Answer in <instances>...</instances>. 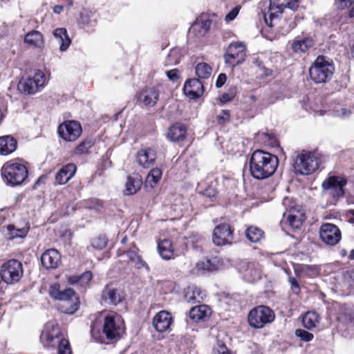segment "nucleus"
<instances>
[{
  "instance_id": "f257e3e1",
  "label": "nucleus",
  "mask_w": 354,
  "mask_h": 354,
  "mask_svg": "<svg viewBox=\"0 0 354 354\" xmlns=\"http://www.w3.org/2000/svg\"><path fill=\"white\" fill-rule=\"evenodd\" d=\"M279 165L278 158L269 152L257 149L250 159V171L256 179L263 180L271 176Z\"/></svg>"
},
{
  "instance_id": "a211bd4d",
  "label": "nucleus",
  "mask_w": 354,
  "mask_h": 354,
  "mask_svg": "<svg viewBox=\"0 0 354 354\" xmlns=\"http://www.w3.org/2000/svg\"><path fill=\"white\" fill-rule=\"evenodd\" d=\"M283 219L292 229H299L305 220V214L301 206L294 205L283 213Z\"/></svg>"
},
{
  "instance_id": "aec40b11",
  "label": "nucleus",
  "mask_w": 354,
  "mask_h": 354,
  "mask_svg": "<svg viewBox=\"0 0 354 354\" xmlns=\"http://www.w3.org/2000/svg\"><path fill=\"white\" fill-rule=\"evenodd\" d=\"M173 322V317L170 313L161 310L153 319V326L159 333L167 332L170 329Z\"/></svg>"
},
{
  "instance_id": "79ce46f5",
  "label": "nucleus",
  "mask_w": 354,
  "mask_h": 354,
  "mask_svg": "<svg viewBox=\"0 0 354 354\" xmlns=\"http://www.w3.org/2000/svg\"><path fill=\"white\" fill-rule=\"evenodd\" d=\"M256 139L265 145L274 146L277 144V140L273 136L264 132L258 133Z\"/></svg>"
},
{
  "instance_id": "e433bc0d",
  "label": "nucleus",
  "mask_w": 354,
  "mask_h": 354,
  "mask_svg": "<svg viewBox=\"0 0 354 354\" xmlns=\"http://www.w3.org/2000/svg\"><path fill=\"white\" fill-rule=\"evenodd\" d=\"M298 277H314L319 274V270L315 266L302 265L299 268H295Z\"/></svg>"
},
{
  "instance_id": "0e129e2a",
  "label": "nucleus",
  "mask_w": 354,
  "mask_h": 354,
  "mask_svg": "<svg viewBox=\"0 0 354 354\" xmlns=\"http://www.w3.org/2000/svg\"><path fill=\"white\" fill-rule=\"evenodd\" d=\"M217 118L220 122H225L230 118V112L227 110L222 111V113L217 116Z\"/></svg>"
},
{
  "instance_id": "a19ab883",
  "label": "nucleus",
  "mask_w": 354,
  "mask_h": 354,
  "mask_svg": "<svg viewBox=\"0 0 354 354\" xmlns=\"http://www.w3.org/2000/svg\"><path fill=\"white\" fill-rule=\"evenodd\" d=\"M162 177V171L159 168H153L148 174L146 183L151 187L156 185Z\"/></svg>"
},
{
  "instance_id": "72a5a7b5",
  "label": "nucleus",
  "mask_w": 354,
  "mask_h": 354,
  "mask_svg": "<svg viewBox=\"0 0 354 354\" xmlns=\"http://www.w3.org/2000/svg\"><path fill=\"white\" fill-rule=\"evenodd\" d=\"M205 296L201 288L196 286H189L185 291V299L189 302H200Z\"/></svg>"
},
{
  "instance_id": "ddd939ff",
  "label": "nucleus",
  "mask_w": 354,
  "mask_h": 354,
  "mask_svg": "<svg viewBox=\"0 0 354 354\" xmlns=\"http://www.w3.org/2000/svg\"><path fill=\"white\" fill-rule=\"evenodd\" d=\"M319 234L322 241L330 246L336 245L342 239L341 230L333 223H323L319 227Z\"/></svg>"
},
{
  "instance_id": "4d7b16f0",
  "label": "nucleus",
  "mask_w": 354,
  "mask_h": 354,
  "mask_svg": "<svg viewBox=\"0 0 354 354\" xmlns=\"http://www.w3.org/2000/svg\"><path fill=\"white\" fill-rule=\"evenodd\" d=\"M240 10V8L239 6H236L233 8L230 12L225 16V20L226 22H230L234 20L236 16L238 15Z\"/></svg>"
},
{
  "instance_id": "5701e85b",
  "label": "nucleus",
  "mask_w": 354,
  "mask_h": 354,
  "mask_svg": "<svg viewBox=\"0 0 354 354\" xmlns=\"http://www.w3.org/2000/svg\"><path fill=\"white\" fill-rule=\"evenodd\" d=\"M184 93L190 99H196L201 97L204 92L203 83L196 78L187 80L183 88Z\"/></svg>"
},
{
  "instance_id": "412c9836",
  "label": "nucleus",
  "mask_w": 354,
  "mask_h": 354,
  "mask_svg": "<svg viewBox=\"0 0 354 354\" xmlns=\"http://www.w3.org/2000/svg\"><path fill=\"white\" fill-rule=\"evenodd\" d=\"M123 298V292L113 285L106 286L102 292V299L106 304L117 305Z\"/></svg>"
},
{
  "instance_id": "4468645a",
  "label": "nucleus",
  "mask_w": 354,
  "mask_h": 354,
  "mask_svg": "<svg viewBox=\"0 0 354 354\" xmlns=\"http://www.w3.org/2000/svg\"><path fill=\"white\" fill-rule=\"evenodd\" d=\"M58 133L65 141L72 142L77 139L81 135L82 127L79 122L68 120L59 126Z\"/></svg>"
},
{
  "instance_id": "2f4dec72",
  "label": "nucleus",
  "mask_w": 354,
  "mask_h": 354,
  "mask_svg": "<svg viewBox=\"0 0 354 354\" xmlns=\"http://www.w3.org/2000/svg\"><path fill=\"white\" fill-rule=\"evenodd\" d=\"M17 142L10 136H4L0 138V154L6 156L15 151L17 149Z\"/></svg>"
},
{
  "instance_id": "7ed1b4c3",
  "label": "nucleus",
  "mask_w": 354,
  "mask_h": 354,
  "mask_svg": "<svg viewBox=\"0 0 354 354\" xmlns=\"http://www.w3.org/2000/svg\"><path fill=\"white\" fill-rule=\"evenodd\" d=\"M48 294L51 298L61 301L59 310L66 314H73L80 307V299L72 288L62 290L57 283H52L48 288Z\"/></svg>"
},
{
  "instance_id": "3c124183",
  "label": "nucleus",
  "mask_w": 354,
  "mask_h": 354,
  "mask_svg": "<svg viewBox=\"0 0 354 354\" xmlns=\"http://www.w3.org/2000/svg\"><path fill=\"white\" fill-rule=\"evenodd\" d=\"M131 253H136L133 250L127 251H118V257H120V261H126L127 263H132L134 258L131 255Z\"/></svg>"
},
{
  "instance_id": "c756f323",
  "label": "nucleus",
  "mask_w": 354,
  "mask_h": 354,
  "mask_svg": "<svg viewBox=\"0 0 354 354\" xmlns=\"http://www.w3.org/2000/svg\"><path fill=\"white\" fill-rule=\"evenodd\" d=\"M186 131V127L183 124L176 123L169 128L167 137L172 142L181 141L185 138Z\"/></svg>"
},
{
  "instance_id": "f3484780",
  "label": "nucleus",
  "mask_w": 354,
  "mask_h": 354,
  "mask_svg": "<svg viewBox=\"0 0 354 354\" xmlns=\"http://www.w3.org/2000/svg\"><path fill=\"white\" fill-rule=\"evenodd\" d=\"M238 270L243 279L248 282H254L261 277L259 265L255 262L242 261Z\"/></svg>"
},
{
  "instance_id": "9b49d317",
  "label": "nucleus",
  "mask_w": 354,
  "mask_h": 354,
  "mask_svg": "<svg viewBox=\"0 0 354 354\" xmlns=\"http://www.w3.org/2000/svg\"><path fill=\"white\" fill-rule=\"evenodd\" d=\"M246 57V48L242 42L231 43L224 55V60L226 65L230 68L242 64Z\"/></svg>"
},
{
  "instance_id": "6e6d98bb",
  "label": "nucleus",
  "mask_w": 354,
  "mask_h": 354,
  "mask_svg": "<svg viewBox=\"0 0 354 354\" xmlns=\"http://www.w3.org/2000/svg\"><path fill=\"white\" fill-rule=\"evenodd\" d=\"M354 3V0H336L335 6L339 10H344Z\"/></svg>"
},
{
  "instance_id": "c03bdc74",
  "label": "nucleus",
  "mask_w": 354,
  "mask_h": 354,
  "mask_svg": "<svg viewBox=\"0 0 354 354\" xmlns=\"http://www.w3.org/2000/svg\"><path fill=\"white\" fill-rule=\"evenodd\" d=\"M107 243V239L104 236H99L92 241L93 248L97 250H102L104 248Z\"/></svg>"
},
{
  "instance_id": "cd10ccee",
  "label": "nucleus",
  "mask_w": 354,
  "mask_h": 354,
  "mask_svg": "<svg viewBox=\"0 0 354 354\" xmlns=\"http://www.w3.org/2000/svg\"><path fill=\"white\" fill-rule=\"evenodd\" d=\"M76 166L69 163L63 167L56 174L55 181L59 185L66 183L75 174Z\"/></svg>"
},
{
  "instance_id": "7c9ffc66",
  "label": "nucleus",
  "mask_w": 354,
  "mask_h": 354,
  "mask_svg": "<svg viewBox=\"0 0 354 354\" xmlns=\"http://www.w3.org/2000/svg\"><path fill=\"white\" fill-rule=\"evenodd\" d=\"M158 251L165 260H170L175 257L172 243L169 239H163L158 243Z\"/></svg>"
},
{
  "instance_id": "f704fd0d",
  "label": "nucleus",
  "mask_w": 354,
  "mask_h": 354,
  "mask_svg": "<svg viewBox=\"0 0 354 354\" xmlns=\"http://www.w3.org/2000/svg\"><path fill=\"white\" fill-rule=\"evenodd\" d=\"M319 316L315 311H308L306 313L302 319L304 326L309 330L315 328L319 323Z\"/></svg>"
},
{
  "instance_id": "a18cd8bd",
  "label": "nucleus",
  "mask_w": 354,
  "mask_h": 354,
  "mask_svg": "<svg viewBox=\"0 0 354 354\" xmlns=\"http://www.w3.org/2000/svg\"><path fill=\"white\" fill-rule=\"evenodd\" d=\"M131 255L134 258V260L133 261V263H134L135 266L138 268H145L146 270H149V266L147 263L136 253H131Z\"/></svg>"
},
{
  "instance_id": "f03ea898",
  "label": "nucleus",
  "mask_w": 354,
  "mask_h": 354,
  "mask_svg": "<svg viewBox=\"0 0 354 354\" xmlns=\"http://www.w3.org/2000/svg\"><path fill=\"white\" fill-rule=\"evenodd\" d=\"M40 342L45 348H57L58 354L71 353L68 339L64 338L60 327L55 322H49L44 325Z\"/></svg>"
},
{
  "instance_id": "58836bf2",
  "label": "nucleus",
  "mask_w": 354,
  "mask_h": 354,
  "mask_svg": "<svg viewBox=\"0 0 354 354\" xmlns=\"http://www.w3.org/2000/svg\"><path fill=\"white\" fill-rule=\"evenodd\" d=\"M245 235L250 242L257 243L262 239L263 232L257 227L251 226L246 230Z\"/></svg>"
},
{
  "instance_id": "dca6fc26",
  "label": "nucleus",
  "mask_w": 354,
  "mask_h": 354,
  "mask_svg": "<svg viewBox=\"0 0 354 354\" xmlns=\"http://www.w3.org/2000/svg\"><path fill=\"white\" fill-rule=\"evenodd\" d=\"M233 230L227 224H221L214 230L212 241L218 246L230 245L233 242Z\"/></svg>"
},
{
  "instance_id": "e2e57ef3",
  "label": "nucleus",
  "mask_w": 354,
  "mask_h": 354,
  "mask_svg": "<svg viewBox=\"0 0 354 354\" xmlns=\"http://www.w3.org/2000/svg\"><path fill=\"white\" fill-rule=\"evenodd\" d=\"M67 282L71 285H79V276L78 275H66Z\"/></svg>"
},
{
  "instance_id": "338daca9",
  "label": "nucleus",
  "mask_w": 354,
  "mask_h": 354,
  "mask_svg": "<svg viewBox=\"0 0 354 354\" xmlns=\"http://www.w3.org/2000/svg\"><path fill=\"white\" fill-rule=\"evenodd\" d=\"M346 217L349 223H354V209L348 211Z\"/></svg>"
},
{
  "instance_id": "9d476101",
  "label": "nucleus",
  "mask_w": 354,
  "mask_h": 354,
  "mask_svg": "<svg viewBox=\"0 0 354 354\" xmlns=\"http://www.w3.org/2000/svg\"><path fill=\"white\" fill-rule=\"evenodd\" d=\"M48 81V77L46 73L41 70H37L32 77L21 80L17 88L20 92L34 94L44 88Z\"/></svg>"
},
{
  "instance_id": "de8ad7c7",
  "label": "nucleus",
  "mask_w": 354,
  "mask_h": 354,
  "mask_svg": "<svg viewBox=\"0 0 354 354\" xmlns=\"http://www.w3.org/2000/svg\"><path fill=\"white\" fill-rule=\"evenodd\" d=\"M295 335L304 342H310L314 337L311 333H309L304 329H297L295 331Z\"/></svg>"
},
{
  "instance_id": "603ef678",
  "label": "nucleus",
  "mask_w": 354,
  "mask_h": 354,
  "mask_svg": "<svg viewBox=\"0 0 354 354\" xmlns=\"http://www.w3.org/2000/svg\"><path fill=\"white\" fill-rule=\"evenodd\" d=\"M92 273L86 271L79 276V286H84L87 285L92 279Z\"/></svg>"
},
{
  "instance_id": "6e6552de",
  "label": "nucleus",
  "mask_w": 354,
  "mask_h": 354,
  "mask_svg": "<svg viewBox=\"0 0 354 354\" xmlns=\"http://www.w3.org/2000/svg\"><path fill=\"white\" fill-rule=\"evenodd\" d=\"M275 319L274 311L266 306H259L252 308L248 316L249 325L254 328H262L271 324Z\"/></svg>"
},
{
  "instance_id": "bb28decb",
  "label": "nucleus",
  "mask_w": 354,
  "mask_h": 354,
  "mask_svg": "<svg viewBox=\"0 0 354 354\" xmlns=\"http://www.w3.org/2000/svg\"><path fill=\"white\" fill-rule=\"evenodd\" d=\"M142 180L140 175L133 174L127 177L124 194L125 195H133L137 193L141 188Z\"/></svg>"
},
{
  "instance_id": "473e14b6",
  "label": "nucleus",
  "mask_w": 354,
  "mask_h": 354,
  "mask_svg": "<svg viewBox=\"0 0 354 354\" xmlns=\"http://www.w3.org/2000/svg\"><path fill=\"white\" fill-rule=\"evenodd\" d=\"M24 42L32 48H41L44 46V40L40 32L32 30L26 35Z\"/></svg>"
},
{
  "instance_id": "423d86ee",
  "label": "nucleus",
  "mask_w": 354,
  "mask_h": 354,
  "mask_svg": "<svg viewBox=\"0 0 354 354\" xmlns=\"http://www.w3.org/2000/svg\"><path fill=\"white\" fill-rule=\"evenodd\" d=\"M334 66L324 57H318L309 69L310 78L315 83H324L330 80L334 73Z\"/></svg>"
},
{
  "instance_id": "13d9d810",
  "label": "nucleus",
  "mask_w": 354,
  "mask_h": 354,
  "mask_svg": "<svg viewBox=\"0 0 354 354\" xmlns=\"http://www.w3.org/2000/svg\"><path fill=\"white\" fill-rule=\"evenodd\" d=\"M234 95H235V91L234 89H232L230 91V93H226L223 94L220 97V101L222 103L227 102L232 100L234 97Z\"/></svg>"
},
{
  "instance_id": "864d4df0",
  "label": "nucleus",
  "mask_w": 354,
  "mask_h": 354,
  "mask_svg": "<svg viewBox=\"0 0 354 354\" xmlns=\"http://www.w3.org/2000/svg\"><path fill=\"white\" fill-rule=\"evenodd\" d=\"M344 283L351 290H354V270L348 272L345 274Z\"/></svg>"
},
{
  "instance_id": "774afa93",
  "label": "nucleus",
  "mask_w": 354,
  "mask_h": 354,
  "mask_svg": "<svg viewBox=\"0 0 354 354\" xmlns=\"http://www.w3.org/2000/svg\"><path fill=\"white\" fill-rule=\"evenodd\" d=\"M54 10V12L55 13L59 14V13H60L63 10V7L61 6H56L54 7V10Z\"/></svg>"
},
{
  "instance_id": "b1692460",
  "label": "nucleus",
  "mask_w": 354,
  "mask_h": 354,
  "mask_svg": "<svg viewBox=\"0 0 354 354\" xmlns=\"http://www.w3.org/2000/svg\"><path fill=\"white\" fill-rule=\"evenodd\" d=\"M159 90L156 87L146 88L138 95V100L145 106H153L158 100Z\"/></svg>"
},
{
  "instance_id": "a878e982",
  "label": "nucleus",
  "mask_w": 354,
  "mask_h": 354,
  "mask_svg": "<svg viewBox=\"0 0 354 354\" xmlns=\"http://www.w3.org/2000/svg\"><path fill=\"white\" fill-rule=\"evenodd\" d=\"M53 35L59 46L61 52L66 51L71 44V40L68 35L67 30L64 28H57L53 32Z\"/></svg>"
},
{
  "instance_id": "f8f14e48",
  "label": "nucleus",
  "mask_w": 354,
  "mask_h": 354,
  "mask_svg": "<svg viewBox=\"0 0 354 354\" xmlns=\"http://www.w3.org/2000/svg\"><path fill=\"white\" fill-rule=\"evenodd\" d=\"M0 275L2 280L8 284L17 282L23 275L21 263L16 259L8 261L2 265Z\"/></svg>"
},
{
  "instance_id": "c9c22d12",
  "label": "nucleus",
  "mask_w": 354,
  "mask_h": 354,
  "mask_svg": "<svg viewBox=\"0 0 354 354\" xmlns=\"http://www.w3.org/2000/svg\"><path fill=\"white\" fill-rule=\"evenodd\" d=\"M313 45V39L311 38L306 37L295 40L292 44V49L295 53H304L312 47Z\"/></svg>"
},
{
  "instance_id": "bf43d9fd",
  "label": "nucleus",
  "mask_w": 354,
  "mask_h": 354,
  "mask_svg": "<svg viewBox=\"0 0 354 354\" xmlns=\"http://www.w3.org/2000/svg\"><path fill=\"white\" fill-rule=\"evenodd\" d=\"M167 75L169 80L173 82L176 81L179 77V71L178 69H172L167 72Z\"/></svg>"
},
{
  "instance_id": "69168bd1",
  "label": "nucleus",
  "mask_w": 354,
  "mask_h": 354,
  "mask_svg": "<svg viewBox=\"0 0 354 354\" xmlns=\"http://www.w3.org/2000/svg\"><path fill=\"white\" fill-rule=\"evenodd\" d=\"M189 32L190 33H194L196 36V37H198V38L202 37L205 35H202V33H201V28L194 29V24L191 27Z\"/></svg>"
},
{
  "instance_id": "37998d69",
  "label": "nucleus",
  "mask_w": 354,
  "mask_h": 354,
  "mask_svg": "<svg viewBox=\"0 0 354 354\" xmlns=\"http://www.w3.org/2000/svg\"><path fill=\"white\" fill-rule=\"evenodd\" d=\"M212 25V20L210 19H205L202 20L201 21H198L195 24H194V29H198L201 28V33L202 35H206L209 30L210 29Z\"/></svg>"
},
{
  "instance_id": "39448f33",
  "label": "nucleus",
  "mask_w": 354,
  "mask_h": 354,
  "mask_svg": "<svg viewBox=\"0 0 354 354\" xmlns=\"http://www.w3.org/2000/svg\"><path fill=\"white\" fill-rule=\"evenodd\" d=\"M321 162V156L315 153L302 151L295 157L293 168L297 174L309 175L315 171Z\"/></svg>"
},
{
  "instance_id": "49530a36",
  "label": "nucleus",
  "mask_w": 354,
  "mask_h": 354,
  "mask_svg": "<svg viewBox=\"0 0 354 354\" xmlns=\"http://www.w3.org/2000/svg\"><path fill=\"white\" fill-rule=\"evenodd\" d=\"M351 113V110L345 107H339L334 111V115L342 119L349 118Z\"/></svg>"
},
{
  "instance_id": "4c0bfd02",
  "label": "nucleus",
  "mask_w": 354,
  "mask_h": 354,
  "mask_svg": "<svg viewBox=\"0 0 354 354\" xmlns=\"http://www.w3.org/2000/svg\"><path fill=\"white\" fill-rule=\"evenodd\" d=\"M212 72V67L205 62L198 63L195 67V73L196 79H208L210 77Z\"/></svg>"
},
{
  "instance_id": "20e7f679",
  "label": "nucleus",
  "mask_w": 354,
  "mask_h": 354,
  "mask_svg": "<svg viewBox=\"0 0 354 354\" xmlns=\"http://www.w3.org/2000/svg\"><path fill=\"white\" fill-rule=\"evenodd\" d=\"M1 174L7 185L15 187L24 183L28 176V169L20 161L10 160L1 167Z\"/></svg>"
},
{
  "instance_id": "4be33fe9",
  "label": "nucleus",
  "mask_w": 354,
  "mask_h": 354,
  "mask_svg": "<svg viewBox=\"0 0 354 354\" xmlns=\"http://www.w3.org/2000/svg\"><path fill=\"white\" fill-rule=\"evenodd\" d=\"M41 261L46 269H56L61 264V254L55 249H48L42 254Z\"/></svg>"
},
{
  "instance_id": "c85d7f7f",
  "label": "nucleus",
  "mask_w": 354,
  "mask_h": 354,
  "mask_svg": "<svg viewBox=\"0 0 354 354\" xmlns=\"http://www.w3.org/2000/svg\"><path fill=\"white\" fill-rule=\"evenodd\" d=\"M221 266V261L214 257L212 259H204L196 263L195 269L198 273L216 270Z\"/></svg>"
},
{
  "instance_id": "8fccbe9b",
  "label": "nucleus",
  "mask_w": 354,
  "mask_h": 354,
  "mask_svg": "<svg viewBox=\"0 0 354 354\" xmlns=\"http://www.w3.org/2000/svg\"><path fill=\"white\" fill-rule=\"evenodd\" d=\"M92 144L91 142H82L75 149V153L83 154L88 151V149L91 147Z\"/></svg>"
},
{
  "instance_id": "ea45409f",
  "label": "nucleus",
  "mask_w": 354,
  "mask_h": 354,
  "mask_svg": "<svg viewBox=\"0 0 354 354\" xmlns=\"http://www.w3.org/2000/svg\"><path fill=\"white\" fill-rule=\"evenodd\" d=\"M8 239H14L15 238H24L26 236L28 229L26 227L16 228L13 225H9L7 227Z\"/></svg>"
},
{
  "instance_id": "052dcab7",
  "label": "nucleus",
  "mask_w": 354,
  "mask_h": 354,
  "mask_svg": "<svg viewBox=\"0 0 354 354\" xmlns=\"http://www.w3.org/2000/svg\"><path fill=\"white\" fill-rule=\"evenodd\" d=\"M227 80V76L225 73H221L216 81V86L217 88L222 87Z\"/></svg>"
},
{
  "instance_id": "1a4fd4ad",
  "label": "nucleus",
  "mask_w": 354,
  "mask_h": 354,
  "mask_svg": "<svg viewBox=\"0 0 354 354\" xmlns=\"http://www.w3.org/2000/svg\"><path fill=\"white\" fill-rule=\"evenodd\" d=\"M124 322L122 317L115 313H110L104 318L103 332L107 339L117 340L124 333Z\"/></svg>"
},
{
  "instance_id": "5fc2aeb1",
  "label": "nucleus",
  "mask_w": 354,
  "mask_h": 354,
  "mask_svg": "<svg viewBox=\"0 0 354 354\" xmlns=\"http://www.w3.org/2000/svg\"><path fill=\"white\" fill-rule=\"evenodd\" d=\"M216 354H234L223 343L218 342L214 348Z\"/></svg>"
},
{
  "instance_id": "6ab92c4d",
  "label": "nucleus",
  "mask_w": 354,
  "mask_h": 354,
  "mask_svg": "<svg viewBox=\"0 0 354 354\" xmlns=\"http://www.w3.org/2000/svg\"><path fill=\"white\" fill-rule=\"evenodd\" d=\"M157 157L156 151L151 147L141 148L136 154L138 164L144 168L152 167Z\"/></svg>"
},
{
  "instance_id": "2eb2a0df",
  "label": "nucleus",
  "mask_w": 354,
  "mask_h": 354,
  "mask_svg": "<svg viewBox=\"0 0 354 354\" xmlns=\"http://www.w3.org/2000/svg\"><path fill=\"white\" fill-rule=\"evenodd\" d=\"M299 6V0H286L285 3L280 5L270 4V10L264 15L266 23L270 26H273L272 21L278 17V14H281L285 8L296 11Z\"/></svg>"
},
{
  "instance_id": "0eeeda50",
  "label": "nucleus",
  "mask_w": 354,
  "mask_h": 354,
  "mask_svg": "<svg viewBox=\"0 0 354 354\" xmlns=\"http://www.w3.org/2000/svg\"><path fill=\"white\" fill-rule=\"evenodd\" d=\"M346 185V180L344 177L330 176L322 184V195L330 198L331 202L335 203L344 195V187Z\"/></svg>"
},
{
  "instance_id": "680f3d73",
  "label": "nucleus",
  "mask_w": 354,
  "mask_h": 354,
  "mask_svg": "<svg viewBox=\"0 0 354 354\" xmlns=\"http://www.w3.org/2000/svg\"><path fill=\"white\" fill-rule=\"evenodd\" d=\"M289 282L291 285L292 290L295 294H298L300 291V287H299V285L298 282L297 281V280L295 278H290Z\"/></svg>"
},
{
  "instance_id": "09e8293b",
  "label": "nucleus",
  "mask_w": 354,
  "mask_h": 354,
  "mask_svg": "<svg viewBox=\"0 0 354 354\" xmlns=\"http://www.w3.org/2000/svg\"><path fill=\"white\" fill-rule=\"evenodd\" d=\"M167 62L169 64H177L179 63V50L178 49H172L168 55Z\"/></svg>"
},
{
  "instance_id": "393cba45",
  "label": "nucleus",
  "mask_w": 354,
  "mask_h": 354,
  "mask_svg": "<svg viewBox=\"0 0 354 354\" xmlns=\"http://www.w3.org/2000/svg\"><path fill=\"white\" fill-rule=\"evenodd\" d=\"M212 314L211 308L205 304L193 307L189 310V317L194 322L205 321Z\"/></svg>"
}]
</instances>
